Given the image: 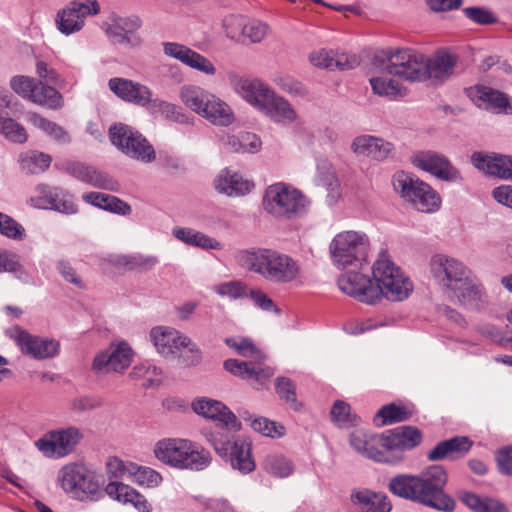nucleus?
I'll return each mask as SVG.
<instances>
[{
	"mask_svg": "<svg viewBox=\"0 0 512 512\" xmlns=\"http://www.w3.org/2000/svg\"><path fill=\"white\" fill-rule=\"evenodd\" d=\"M447 473L440 465H432L418 475L400 474L390 479L389 490L396 496L431 507L452 512L455 501L444 488Z\"/></svg>",
	"mask_w": 512,
	"mask_h": 512,
	"instance_id": "nucleus-1",
	"label": "nucleus"
},
{
	"mask_svg": "<svg viewBox=\"0 0 512 512\" xmlns=\"http://www.w3.org/2000/svg\"><path fill=\"white\" fill-rule=\"evenodd\" d=\"M429 267L433 278L460 305L480 309L487 304V294L482 283L461 261L444 254H435L430 259Z\"/></svg>",
	"mask_w": 512,
	"mask_h": 512,
	"instance_id": "nucleus-2",
	"label": "nucleus"
},
{
	"mask_svg": "<svg viewBox=\"0 0 512 512\" xmlns=\"http://www.w3.org/2000/svg\"><path fill=\"white\" fill-rule=\"evenodd\" d=\"M237 261L244 269L276 284L292 283L300 275V266L296 260L273 249L242 250L237 254Z\"/></svg>",
	"mask_w": 512,
	"mask_h": 512,
	"instance_id": "nucleus-3",
	"label": "nucleus"
},
{
	"mask_svg": "<svg viewBox=\"0 0 512 512\" xmlns=\"http://www.w3.org/2000/svg\"><path fill=\"white\" fill-rule=\"evenodd\" d=\"M153 454L163 464L181 470L199 471L211 463L209 451L183 438H163L157 441Z\"/></svg>",
	"mask_w": 512,
	"mask_h": 512,
	"instance_id": "nucleus-4",
	"label": "nucleus"
},
{
	"mask_svg": "<svg viewBox=\"0 0 512 512\" xmlns=\"http://www.w3.org/2000/svg\"><path fill=\"white\" fill-rule=\"evenodd\" d=\"M181 103L214 125L229 126L235 120L231 107L215 94L195 84L179 88Z\"/></svg>",
	"mask_w": 512,
	"mask_h": 512,
	"instance_id": "nucleus-5",
	"label": "nucleus"
},
{
	"mask_svg": "<svg viewBox=\"0 0 512 512\" xmlns=\"http://www.w3.org/2000/svg\"><path fill=\"white\" fill-rule=\"evenodd\" d=\"M374 289L377 293V302L382 298L390 301H403L413 291V284L403 270L397 266L386 252L379 254L372 266Z\"/></svg>",
	"mask_w": 512,
	"mask_h": 512,
	"instance_id": "nucleus-6",
	"label": "nucleus"
},
{
	"mask_svg": "<svg viewBox=\"0 0 512 512\" xmlns=\"http://www.w3.org/2000/svg\"><path fill=\"white\" fill-rule=\"evenodd\" d=\"M371 250L369 236L361 230H344L330 242L329 253L337 268L360 267L367 262Z\"/></svg>",
	"mask_w": 512,
	"mask_h": 512,
	"instance_id": "nucleus-7",
	"label": "nucleus"
},
{
	"mask_svg": "<svg viewBox=\"0 0 512 512\" xmlns=\"http://www.w3.org/2000/svg\"><path fill=\"white\" fill-rule=\"evenodd\" d=\"M205 439L211 444L215 452L226 461H229L234 470L242 474L254 471L256 465L251 453V445L245 439H233L230 432L205 431Z\"/></svg>",
	"mask_w": 512,
	"mask_h": 512,
	"instance_id": "nucleus-8",
	"label": "nucleus"
},
{
	"mask_svg": "<svg viewBox=\"0 0 512 512\" xmlns=\"http://www.w3.org/2000/svg\"><path fill=\"white\" fill-rule=\"evenodd\" d=\"M308 204V200L299 190L284 183L270 185L263 197L265 211L280 218L300 216L306 212Z\"/></svg>",
	"mask_w": 512,
	"mask_h": 512,
	"instance_id": "nucleus-9",
	"label": "nucleus"
},
{
	"mask_svg": "<svg viewBox=\"0 0 512 512\" xmlns=\"http://www.w3.org/2000/svg\"><path fill=\"white\" fill-rule=\"evenodd\" d=\"M394 190L420 212L432 213L441 205L440 196L428 184L400 171L392 179Z\"/></svg>",
	"mask_w": 512,
	"mask_h": 512,
	"instance_id": "nucleus-10",
	"label": "nucleus"
},
{
	"mask_svg": "<svg viewBox=\"0 0 512 512\" xmlns=\"http://www.w3.org/2000/svg\"><path fill=\"white\" fill-rule=\"evenodd\" d=\"M384 59L386 71L409 82L423 81L425 55L409 48L390 49L381 56Z\"/></svg>",
	"mask_w": 512,
	"mask_h": 512,
	"instance_id": "nucleus-11",
	"label": "nucleus"
},
{
	"mask_svg": "<svg viewBox=\"0 0 512 512\" xmlns=\"http://www.w3.org/2000/svg\"><path fill=\"white\" fill-rule=\"evenodd\" d=\"M109 137L113 145L128 157L151 163L155 160L153 146L132 127L119 123L110 127Z\"/></svg>",
	"mask_w": 512,
	"mask_h": 512,
	"instance_id": "nucleus-12",
	"label": "nucleus"
},
{
	"mask_svg": "<svg viewBox=\"0 0 512 512\" xmlns=\"http://www.w3.org/2000/svg\"><path fill=\"white\" fill-rule=\"evenodd\" d=\"M82 439V431L78 427L69 426L47 432L34 445L44 457L61 459L73 453Z\"/></svg>",
	"mask_w": 512,
	"mask_h": 512,
	"instance_id": "nucleus-13",
	"label": "nucleus"
},
{
	"mask_svg": "<svg viewBox=\"0 0 512 512\" xmlns=\"http://www.w3.org/2000/svg\"><path fill=\"white\" fill-rule=\"evenodd\" d=\"M99 13L100 4L97 0H73L56 13L55 25L61 34L69 36L83 29L88 16Z\"/></svg>",
	"mask_w": 512,
	"mask_h": 512,
	"instance_id": "nucleus-14",
	"label": "nucleus"
},
{
	"mask_svg": "<svg viewBox=\"0 0 512 512\" xmlns=\"http://www.w3.org/2000/svg\"><path fill=\"white\" fill-rule=\"evenodd\" d=\"M6 334L16 343L24 355L33 359H50L59 353L60 345L58 341L30 334L19 326L9 328Z\"/></svg>",
	"mask_w": 512,
	"mask_h": 512,
	"instance_id": "nucleus-15",
	"label": "nucleus"
},
{
	"mask_svg": "<svg viewBox=\"0 0 512 512\" xmlns=\"http://www.w3.org/2000/svg\"><path fill=\"white\" fill-rule=\"evenodd\" d=\"M227 79L235 93L259 112L266 108V104L274 92L260 79L242 76L235 71H229Z\"/></svg>",
	"mask_w": 512,
	"mask_h": 512,
	"instance_id": "nucleus-16",
	"label": "nucleus"
},
{
	"mask_svg": "<svg viewBox=\"0 0 512 512\" xmlns=\"http://www.w3.org/2000/svg\"><path fill=\"white\" fill-rule=\"evenodd\" d=\"M385 454L389 458L386 463L402 460L401 453L411 450L422 442L421 431L413 426H400L383 433Z\"/></svg>",
	"mask_w": 512,
	"mask_h": 512,
	"instance_id": "nucleus-17",
	"label": "nucleus"
},
{
	"mask_svg": "<svg viewBox=\"0 0 512 512\" xmlns=\"http://www.w3.org/2000/svg\"><path fill=\"white\" fill-rule=\"evenodd\" d=\"M95 474L85 465L69 463L58 472V481L61 487L70 493L93 494L98 490V481Z\"/></svg>",
	"mask_w": 512,
	"mask_h": 512,
	"instance_id": "nucleus-18",
	"label": "nucleus"
},
{
	"mask_svg": "<svg viewBox=\"0 0 512 512\" xmlns=\"http://www.w3.org/2000/svg\"><path fill=\"white\" fill-rule=\"evenodd\" d=\"M193 411L207 419L217 421L221 426L214 431L237 432L241 429V423L235 414L222 402L210 398H198L192 402Z\"/></svg>",
	"mask_w": 512,
	"mask_h": 512,
	"instance_id": "nucleus-19",
	"label": "nucleus"
},
{
	"mask_svg": "<svg viewBox=\"0 0 512 512\" xmlns=\"http://www.w3.org/2000/svg\"><path fill=\"white\" fill-rule=\"evenodd\" d=\"M36 195L28 200V204L38 209H51L59 213L71 215L78 211L77 205L64 191L58 187L51 188L39 184L35 188Z\"/></svg>",
	"mask_w": 512,
	"mask_h": 512,
	"instance_id": "nucleus-20",
	"label": "nucleus"
},
{
	"mask_svg": "<svg viewBox=\"0 0 512 512\" xmlns=\"http://www.w3.org/2000/svg\"><path fill=\"white\" fill-rule=\"evenodd\" d=\"M133 352L126 342L110 346L109 349L98 353L92 363V370L98 375L111 372L122 373L132 362Z\"/></svg>",
	"mask_w": 512,
	"mask_h": 512,
	"instance_id": "nucleus-21",
	"label": "nucleus"
},
{
	"mask_svg": "<svg viewBox=\"0 0 512 512\" xmlns=\"http://www.w3.org/2000/svg\"><path fill=\"white\" fill-rule=\"evenodd\" d=\"M412 163L417 168L442 180L457 181L461 179L459 170L451 164L448 158L434 151H420L414 154Z\"/></svg>",
	"mask_w": 512,
	"mask_h": 512,
	"instance_id": "nucleus-22",
	"label": "nucleus"
},
{
	"mask_svg": "<svg viewBox=\"0 0 512 512\" xmlns=\"http://www.w3.org/2000/svg\"><path fill=\"white\" fill-rule=\"evenodd\" d=\"M163 53L178 60L185 66L208 76L216 74V67L210 59L190 47L177 42H164Z\"/></svg>",
	"mask_w": 512,
	"mask_h": 512,
	"instance_id": "nucleus-23",
	"label": "nucleus"
},
{
	"mask_svg": "<svg viewBox=\"0 0 512 512\" xmlns=\"http://www.w3.org/2000/svg\"><path fill=\"white\" fill-rule=\"evenodd\" d=\"M339 289L365 304H374L377 302V293L374 289V283L368 276L359 272H348L338 278Z\"/></svg>",
	"mask_w": 512,
	"mask_h": 512,
	"instance_id": "nucleus-24",
	"label": "nucleus"
},
{
	"mask_svg": "<svg viewBox=\"0 0 512 512\" xmlns=\"http://www.w3.org/2000/svg\"><path fill=\"white\" fill-rule=\"evenodd\" d=\"M374 75L369 79L372 91L380 97L389 99H396L406 95V88L400 83L399 80L394 79L384 67V59L381 56H376L373 62Z\"/></svg>",
	"mask_w": 512,
	"mask_h": 512,
	"instance_id": "nucleus-25",
	"label": "nucleus"
},
{
	"mask_svg": "<svg viewBox=\"0 0 512 512\" xmlns=\"http://www.w3.org/2000/svg\"><path fill=\"white\" fill-rule=\"evenodd\" d=\"M473 166L483 173L500 179L512 180V157L497 153L474 152Z\"/></svg>",
	"mask_w": 512,
	"mask_h": 512,
	"instance_id": "nucleus-26",
	"label": "nucleus"
},
{
	"mask_svg": "<svg viewBox=\"0 0 512 512\" xmlns=\"http://www.w3.org/2000/svg\"><path fill=\"white\" fill-rule=\"evenodd\" d=\"M65 170L74 178L95 188L111 192H118L120 190V184L116 179L92 166L79 162H72L66 165Z\"/></svg>",
	"mask_w": 512,
	"mask_h": 512,
	"instance_id": "nucleus-27",
	"label": "nucleus"
},
{
	"mask_svg": "<svg viewBox=\"0 0 512 512\" xmlns=\"http://www.w3.org/2000/svg\"><path fill=\"white\" fill-rule=\"evenodd\" d=\"M109 89L120 99L145 107L152 102V91L146 85L129 79L115 77L108 82Z\"/></svg>",
	"mask_w": 512,
	"mask_h": 512,
	"instance_id": "nucleus-28",
	"label": "nucleus"
},
{
	"mask_svg": "<svg viewBox=\"0 0 512 512\" xmlns=\"http://www.w3.org/2000/svg\"><path fill=\"white\" fill-rule=\"evenodd\" d=\"M350 445L356 452L374 461L386 463L389 459L385 454L383 433L357 429L350 434Z\"/></svg>",
	"mask_w": 512,
	"mask_h": 512,
	"instance_id": "nucleus-29",
	"label": "nucleus"
},
{
	"mask_svg": "<svg viewBox=\"0 0 512 512\" xmlns=\"http://www.w3.org/2000/svg\"><path fill=\"white\" fill-rule=\"evenodd\" d=\"M150 339L158 353L169 357L182 348L189 347L191 339L171 327L157 326L151 329Z\"/></svg>",
	"mask_w": 512,
	"mask_h": 512,
	"instance_id": "nucleus-30",
	"label": "nucleus"
},
{
	"mask_svg": "<svg viewBox=\"0 0 512 512\" xmlns=\"http://www.w3.org/2000/svg\"><path fill=\"white\" fill-rule=\"evenodd\" d=\"M214 186L219 193L228 197H241L249 194L255 185L252 180L226 168L215 178Z\"/></svg>",
	"mask_w": 512,
	"mask_h": 512,
	"instance_id": "nucleus-31",
	"label": "nucleus"
},
{
	"mask_svg": "<svg viewBox=\"0 0 512 512\" xmlns=\"http://www.w3.org/2000/svg\"><path fill=\"white\" fill-rule=\"evenodd\" d=\"M309 60L313 66L328 70H349L359 64V59L355 55L327 49L312 52Z\"/></svg>",
	"mask_w": 512,
	"mask_h": 512,
	"instance_id": "nucleus-32",
	"label": "nucleus"
},
{
	"mask_svg": "<svg viewBox=\"0 0 512 512\" xmlns=\"http://www.w3.org/2000/svg\"><path fill=\"white\" fill-rule=\"evenodd\" d=\"M351 149L359 156L381 161L391 155L394 147L390 142L381 138L372 135H361L353 140Z\"/></svg>",
	"mask_w": 512,
	"mask_h": 512,
	"instance_id": "nucleus-33",
	"label": "nucleus"
},
{
	"mask_svg": "<svg viewBox=\"0 0 512 512\" xmlns=\"http://www.w3.org/2000/svg\"><path fill=\"white\" fill-rule=\"evenodd\" d=\"M223 366L232 375L244 380L255 381L260 385H263L274 374V370L270 367H261L260 364L237 359H228Z\"/></svg>",
	"mask_w": 512,
	"mask_h": 512,
	"instance_id": "nucleus-34",
	"label": "nucleus"
},
{
	"mask_svg": "<svg viewBox=\"0 0 512 512\" xmlns=\"http://www.w3.org/2000/svg\"><path fill=\"white\" fill-rule=\"evenodd\" d=\"M107 495L122 503L131 504L139 512H151V506L146 498L135 489L118 481H110L105 487Z\"/></svg>",
	"mask_w": 512,
	"mask_h": 512,
	"instance_id": "nucleus-35",
	"label": "nucleus"
},
{
	"mask_svg": "<svg viewBox=\"0 0 512 512\" xmlns=\"http://www.w3.org/2000/svg\"><path fill=\"white\" fill-rule=\"evenodd\" d=\"M456 57L448 53H437L431 58L425 56L423 81L443 82L453 73Z\"/></svg>",
	"mask_w": 512,
	"mask_h": 512,
	"instance_id": "nucleus-36",
	"label": "nucleus"
},
{
	"mask_svg": "<svg viewBox=\"0 0 512 512\" xmlns=\"http://www.w3.org/2000/svg\"><path fill=\"white\" fill-rule=\"evenodd\" d=\"M473 442L465 436H456L438 443L427 455L430 461H439L445 458H459L471 449Z\"/></svg>",
	"mask_w": 512,
	"mask_h": 512,
	"instance_id": "nucleus-37",
	"label": "nucleus"
},
{
	"mask_svg": "<svg viewBox=\"0 0 512 512\" xmlns=\"http://www.w3.org/2000/svg\"><path fill=\"white\" fill-rule=\"evenodd\" d=\"M468 97L479 107L505 111L508 107L507 96L490 87L477 85L466 89Z\"/></svg>",
	"mask_w": 512,
	"mask_h": 512,
	"instance_id": "nucleus-38",
	"label": "nucleus"
},
{
	"mask_svg": "<svg viewBox=\"0 0 512 512\" xmlns=\"http://www.w3.org/2000/svg\"><path fill=\"white\" fill-rule=\"evenodd\" d=\"M138 27L139 23L137 20L126 17H113L106 29V33L115 43L136 45L139 43V39L133 35V32Z\"/></svg>",
	"mask_w": 512,
	"mask_h": 512,
	"instance_id": "nucleus-39",
	"label": "nucleus"
},
{
	"mask_svg": "<svg viewBox=\"0 0 512 512\" xmlns=\"http://www.w3.org/2000/svg\"><path fill=\"white\" fill-rule=\"evenodd\" d=\"M82 200L87 204L119 215H128L131 213V207L128 203L116 196L101 192L84 193Z\"/></svg>",
	"mask_w": 512,
	"mask_h": 512,
	"instance_id": "nucleus-40",
	"label": "nucleus"
},
{
	"mask_svg": "<svg viewBox=\"0 0 512 512\" xmlns=\"http://www.w3.org/2000/svg\"><path fill=\"white\" fill-rule=\"evenodd\" d=\"M224 146L235 153H257L261 148L260 138L251 132L239 131L223 138Z\"/></svg>",
	"mask_w": 512,
	"mask_h": 512,
	"instance_id": "nucleus-41",
	"label": "nucleus"
},
{
	"mask_svg": "<svg viewBox=\"0 0 512 512\" xmlns=\"http://www.w3.org/2000/svg\"><path fill=\"white\" fill-rule=\"evenodd\" d=\"M261 113L277 123H291L297 117L290 103L285 98L277 95L275 91L271 98H269L266 108Z\"/></svg>",
	"mask_w": 512,
	"mask_h": 512,
	"instance_id": "nucleus-42",
	"label": "nucleus"
},
{
	"mask_svg": "<svg viewBox=\"0 0 512 512\" xmlns=\"http://www.w3.org/2000/svg\"><path fill=\"white\" fill-rule=\"evenodd\" d=\"M354 504L362 505L361 512H390L391 503L386 495L360 490L351 494Z\"/></svg>",
	"mask_w": 512,
	"mask_h": 512,
	"instance_id": "nucleus-43",
	"label": "nucleus"
},
{
	"mask_svg": "<svg viewBox=\"0 0 512 512\" xmlns=\"http://www.w3.org/2000/svg\"><path fill=\"white\" fill-rule=\"evenodd\" d=\"M225 25H237L242 35L249 39L251 43L261 42L267 36L269 31L267 24L258 20L246 22L245 18L242 16H231L230 18H227L225 20Z\"/></svg>",
	"mask_w": 512,
	"mask_h": 512,
	"instance_id": "nucleus-44",
	"label": "nucleus"
},
{
	"mask_svg": "<svg viewBox=\"0 0 512 512\" xmlns=\"http://www.w3.org/2000/svg\"><path fill=\"white\" fill-rule=\"evenodd\" d=\"M129 377L145 389L158 387L163 381L162 371L148 362L134 366Z\"/></svg>",
	"mask_w": 512,
	"mask_h": 512,
	"instance_id": "nucleus-45",
	"label": "nucleus"
},
{
	"mask_svg": "<svg viewBox=\"0 0 512 512\" xmlns=\"http://www.w3.org/2000/svg\"><path fill=\"white\" fill-rule=\"evenodd\" d=\"M29 101L52 110H57L63 106L62 95L55 88L40 80H36Z\"/></svg>",
	"mask_w": 512,
	"mask_h": 512,
	"instance_id": "nucleus-46",
	"label": "nucleus"
},
{
	"mask_svg": "<svg viewBox=\"0 0 512 512\" xmlns=\"http://www.w3.org/2000/svg\"><path fill=\"white\" fill-rule=\"evenodd\" d=\"M172 233L176 239L187 245L203 249L218 250L221 248V244L217 240L192 228L176 227L173 229Z\"/></svg>",
	"mask_w": 512,
	"mask_h": 512,
	"instance_id": "nucleus-47",
	"label": "nucleus"
},
{
	"mask_svg": "<svg viewBox=\"0 0 512 512\" xmlns=\"http://www.w3.org/2000/svg\"><path fill=\"white\" fill-rule=\"evenodd\" d=\"M460 500L474 512H508L506 507L497 500L481 498L472 492H463Z\"/></svg>",
	"mask_w": 512,
	"mask_h": 512,
	"instance_id": "nucleus-48",
	"label": "nucleus"
},
{
	"mask_svg": "<svg viewBox=\"0 0 512 512\" xmlns=\"http://www.w3.org/2000/svg\"><path fill=\"white\" fill-rule=\"evenodd\" d=\"M29 122L59 143L65 144L70 141L67 131L55 122H52L37 113H31L29 115Z\"/></svg>",
	"mask_w": 512,
	"mask_h": 512,
	"instance_id": "nucleus-49",
	"label": "nucleus"
},
{
	"mask_svg": "<svg viewBox=\"0 0 512 512\" xmlns=\"http://www.w3.org/2000/svg\"><path fill=\"white\" fill-rule=\"evenodd\" d=\"M50 155L38 151H29L21 156V168L28 174L46 171L51 165Z\"/></svg>",
	"mask_w": 512,
	"mask_h": 512,
	"instance_id": "nucleus-50",
	"label": "nucleus"
},
{
	"mask_svg": "<svg viewBox=\"0 0 512 512\" xmlns=\"http://www.w3.org/2000/svg\"><path fill=\"white\" fill-rule=\"evenodd\" d=\"M331 419L340 427L355 426L359 422V417L351 413V407L343 400H337L332 406Z\"/></svg>",
	"mask_w": 512,
	"mask_h": 512,
	"instance_id": "nucleus-51",
	"label": "nucleus"
},
{
	"mask_svg": "<svg viewBox=\"0 0 512 512\" xmlns=\"http://www.w3.org/2000/svg\"><path fill=\"white\" fill-rule=\"evenodd\" d=\"M118 263L129 270L149 271L159 263V259L154 255H125L119 258Z\"/></svg>",
	"mask_w": 512,
	"mask_h": 512,
	"instance_id": "nucleus-52",
	"label": "nucleus"
},
{
	"mask_svg": "<svg viewBox=\"0 0 512 512\" xmlns=\"http://www.w3.org/2000/svg\"><path fill=\"white\" fill-rule=\"evenodd\" d=\"M265 471L275 477L284 478L293 471L292 463L281 455H268L263 462Z\"/></svg>",
	"mask_w": 512,
	"mask_h": 512,
	"instance_id": "nucleus-53",
	"label": "nucleus"
},
{
	"mask_svg": "<svg viewBox=\"0 0 512 512\" xmlns=\"http://www.w3.org/2000/svg\"><path fill=\"white\" fill-rule=\"evenodd\" d=\"M0 133L15 143H24L27 140L25 128L15 120L0 114Z\"/></svg>",
	"mask_w": 512,
	"mask_h": 512,
	"instance_id": "nucleus-54",
	"label": "nucleus"
},
{
	"mask_svg": "<svg viewBox=\"0 0 512 512\" xmlns=\"http://www.w3.org/2000/svg\"><path fill=\"white\" fill-rule=\"evenodd\" d=\"M412 413L404 406H398L395 404H389L386 406H383L378 413L376 414V417L374 421L377 420V418H381L382 422L381 425L384 424H392L395 422H402L405 420H408L411 417Z\"/></svg>",
	"mask_w": 512,
	"mask_h": 512,
	"instance_id": "nucleus-55",
	"label": "nucleus"
},
{
	"mask_svg": "<svg viewBox=\"0 0 512 512\" xmlns=\"http://www.w3.org/2000/svg\"><path fill=\"white\" fill-rule=\"evenodd\" d=\"M276 392L279 397L294 410H299L301 404L297 401L295 385L291 379L279 377L276 379Z\"/></svg>",
	"mask_w": 512,
	"mask_h": 512,
	"instance_id": "nucleus-56",
	"label": "nucleus"
},
{
	"mask_svg": "<svg viewBox=\"0 0 512 512\" xmlns=\"http://www.w3.org/2000/svg\"><path fill=\"white\" fill-rule=\"evenodd\" d=\"M213 291L219 296L231 300L243 298L247 294L246 285L237 280L217 284L213 287Z\"/></svg>",
	"mask_w": 512,
	"mask_h": 512,
	"instance_id": "nucleus-57",
	"label": "nucleus"
},
{
	"mask_svg": "<svg viewBox=\"0 0 512 512\" xmlns=\"http://www.w3.org/2000/svg\"><path fill=\"white\" fill-rule=\"evenodd\" d=\"M151 103L166 119L178 123L188 122L189 117L183 112L180 106L163 100H152Z\"/></svg>",
	"mask_w": 512,
	"mask_h": 512,
	"instance_id": "nucleus-58",
	"label": "nucleus"
},
{
	"mask_svg": "<svg viewBox=\"0 0 512 512\" xmlns=\"http://www.w3.org/2000/svg\"><path fill=\"white\" fill-rule=\"evenodd\" d=\"M0 234L9 239L20 241L25 237V229L11 216L0 212Z\"/></svg>",
	"mask_w": 512,
	"mask_h": 512,
	"instance_id": "nucleus-59",
	"label": "nucleus"
},
{
	"mask_svg": "<svg viewBox=\"0 0 512 512\" xmlns=\"http://www.w3.org/2000/svg\"><path fill=\"white\" fill-rule=\"evenodd\" d=\"M251 427L264 436L281 437L285 434V428L264 417H258L251 420Z\"/></svg>",
	"mask_w": 512,
	"mask_h": 512,
	"instance_id": "nucleus-60",
	"label": "nucleus"
},
{
	"mask_svg": "<svg viewBox=\"0 0 512 512\" xmlns=\"http://www.w3.org/2000/svg\"><path fill=\"white\" fill-rule=\"evenodd\" d=\"M463 13L469 20L479 25H490L497 22L494 13L484 7H466L463 9Z\"/></svg>",
	"mask_w": 512,
	"mask_h": 512,
	"instance_id": "nucleus-61",
	"label": "nucleus"
},
{
	"mask_svg": "<svg viewBox=\"0 0 512 512\" xmlns=\"http://www.w3.org/2000/svg\"><path fill=\"white\" fill-rule=\"evenodd\" d=\"M35 83V78L24 75H16L11 78L10 87L15 93L24 99L29 100L31 92L35 87Z\"/></svg>",
	"mask_w": 512,
	"mask_h": 512,
	"instance_id": "nucleus-62",
	"label": "nucleus"
},
{
	"mask_svg": "<svg viewBox=\"0 0 512 512\" xmlns=\"http://www.w3.org/2000/svg\"><path fill=\"white\" fill-rule=\"evenodd\" d=\"M225 343L230 348H233L237 353L243 357H258L259 351L251 340L241 338L239 340L233 338H226Z\"/></svg>",
	"mask_w": 512,
	"mask_h": 512,
	"instance_id": "nucleus-63",
	"label": "nucleus"
},
{
	"mask_svg": "<svg viewBox=\"0 0 512 512\" xmlns=\"http://www.w3.org/2000/svg\"><path fill=\"white\" fill-rule=\"evenodd\" d=\"M496 462L502 474L512 476V447L499 450L496 454Z\"/></svg>",
	"mask_w": 512,
	"mask_h": 512,
	"instance_id": "nucleus-64",
	"label": "nucleus"
}]
</instances>
